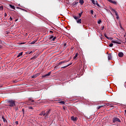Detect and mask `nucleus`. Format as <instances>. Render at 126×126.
<instances>
[{
    "instance_id": "nucleus-44",
    "label": "nucleus",
    "mask_w": 126,
    "mask_h": 126,
    "mask_svg": "<svg viewBox=\"0 0 126 126\" xmlns=\"http://www.w3.org/2000/svg\"><path fill=\"white\" fill-rule=\"evenodd\" d=\"M0 44H2V41L1 39H0Z\"/></svg>"
},
{
    "instance_id": "nucleus-18",
    "label": "nucleus",
    "mask_w": 126,
    "mask_h": 126,
    "mask_svg": "<svg viewBox=\"0 0 126 126\" xmlns=\"http://www.w3.org/2000/svg\"><path fill=\"white\" fill-rule=\"evenodd\" d=\"M112 12L113 13H115L117 16H118V13L116 12L115 10H112Z\"/></svg>"
},
{
    "instance_id": "nucleus-39",
    "label": "nucleus",
    "mask_w": 126,
    "mask_h": 126,
    "mask_svg": "<svg viewBox=\"0 0 126 126\" xmlns=\"http://www.w3.org/2000/svg\"><path fill=\"white\" fill-rule=\"evenodd\" d=\"M76 4H77V3L76 2H74L73 3V5H76Z\"/></svg>"
},
{
    "instance_id": "nucleus-26",
    "label": "nucleus",
    "mask_w": 126,
    "mask_h": 126,
    "mask_svg": "<svg viewBox=\"0 0 126 126\" xmlns=\"http://www.w3.org/2000/svg\"><path fill=\"white\" fill-rule=\"evenodd\" d=\"M28 109H29V110H33V107H32V106H29V107H28Z\"/></svg>"
},
{
    "instance_id": "nucleus-11",
    "label": "nucleus",
    "mask_w": 126,
    "mask_h": 126,
    "mask_svg": "<svg viewBox=\"0 0 126 126\" xmlns=\"http://www.w3.org/2000/svg\"><path fill=\"white\" fill-rule=\"evenodd\" d=\"M39 115L40 116H46L45 111H41V112L40 113Z\"/></svg>"
},
{
    "instance_id": "nucleus-9",
    "label": "nucleus",
    "mask_w": 126,
    "mask_h": 126,
    "mask_svg": "<svg viewBox=\"0 0 126 126\" xmlns=\"http://www.w3.org/2000/svg\"><path fill=\"white\" fill-rule=\"evenodd\" d=\"M71 120H72L73 122H76L78 120V118L76 117L72 116L71 117Z\"/></svg>"
},
{
    "instance_id": "nucleus-16",
    "label": "nucleus",
    "mask_w": 126,
    "mask_h": 126,
    "mask_svg": "<svg viewBox=\"0 0 126 126\" xmlns=\"http://www.w3.org/2000/svg\"><path fill=\"white\" fill-rule=\"evenodd\" d=\"M72 63L68 64V65L64 66L63 67H61V68H66V67H67L69 66V65H72Z\"/></svg>"
},
{
    "instance_id": "nucleus-50",
    "label": "nucleus",
    "mask_w": 126,
    "mask_h": 126,
    "mask_svg": "<svg viewBox=\"0 0 126 126\" xmlns=\"http://www.w3.org/2000/svg\"><path fill=\"white\" fill-rule=\"evenodd\" d=\"M125 115L126 116V109L125 110Z\"/></svg>"
},
{
    "instance_id": "nucleus-27",
    "label": "nucleus",
    "mask_w": 126,
    "mask_h": 126,
    "mask_svg": "<svg viewBox=\"0 0 126 126\" xmlns=\"http://www.w3.org/2000/svg\"><path fill=\"white\" fill-rule=\"evenodd\" d=\"M36 58H37V56H33V57L31 59V60H35V59H36Z\"/></svg>"
},
{
    "instance_id": "nucleus-34",
    "label": "nucleus",
    "mask_w": 126,
    "mask_h": 126,
    "mask_svg": "<svg viewBox=\"0 0 126 126\" xmlns=\"http://www.w3.org/2000/svg\"><path fill=\"white\" fill-rule=\"evenodd\" d=\"M113 43L110 44H109V47H112L113 46Z\"/></svg>"
},
{
    "instance_id": "nucleus-48",
    "label": "nucleus",
    "mask_w": 126,
    "mask_h": 126,
    "mask_svg": "<svg viewBox=\"0 0 126 126\" xmlns=\"http://www.w3.org/2000/svg\"><path fill=\"white\" fill-rule=\"evenodd\" d=\"M50 32L51 33H53L54 32H52V31H50Z\"/></svg>"
},
{
    "instance_id": "nucleus-38",
    "label": "nucleus",
    "mask_w": 126,
    "mask_h": 126,
    "mask_svg": "<svg viewBox=\"0 0 126 126\" xmlns=\"http://www.w3.org/2000/svg\"><path fill=\"white\" fill-rule=\"evenodd\" d=\"M91 13L92 14H93V13H94V10H91Z\"/></svg>"
},
{
    "instance_id": "nucleus-36",
    "label": "nucleus",
    "mask_w": 126,
    "mask_h": 126,
    "mask_svg": "<svg viewBox=\"0 0 126 126\" xmlns=\"http://www.w3.org/2000/svg\"><path fill=\"white\" fill-rule=\"evenodd\" d=\"M101 20H99L98 21V24H101Z\"/></svg>"
},
{
    "instance_id": "nucleus-8",
    "label": "nucleus",
    "mask_w": 126,
    "mask_h": 126,
    "mask_svg": "<svg viewBox=\"0 0 126 126\" xmlns=\"http://www.w3.org/2000/svg\"><path fill=\"white\" fill-rule=\"evenodd\" d=\"M40 74V73H37L36 74H34V75L32 76V78L35 79L36 77L39 76V75Z\"/></svg>"
},
{
    "instance_id": "nucleus-25",
    "label": "nucleus",
    "mask_w": 126,
    "mask_h": 126,
    "mask_svg": "<svg viewBox=\"0 0 126 126\" xmlns=\"http://www.w3.org/2000/svg\"><path fill=\"white\" fill-rule=\"evenodd\" d=\"M22 111L23 112V116H25V109L24 108L22 109Z\"/></svg>"
},
{
    "instance_id": "nucleus-41",
    "label": "nucleus",
    "mask_w": 126,
    "mask_h": 126,
    "mask_svg": "<svg viewBox=\"0 0 126 126\" xmlns=\"http://www.w3.org/2000/svg\"><path fill=\"white\" fill-rule=\"evenodd\" d=\"M96 5H97V6H98L99 7H100V5L98 4V2L96 3Z\"/></svg>"
},
{
    "instance_id": "nucleus-33",
    "label": "nucleus",
    "mask_w": 126,
    "mask_h": 126,
    "mask_svg": "<svg viewBox=\"0 0 126 126\" xmlns=\"http://www.w3.org/2000/svg\"><path fill=\"white\" fill-rule=\"evenodd\" d=\"M104 37H105L106 38V39H108V36H107V35L106 33H104Z\"/></svg>"
},
{
    "instance_id": "nucleus-47",
    "label": "nucleus",
    "mask_w": 126,
    "mask_h": 126,
    "mask_svg": "<svg viewBox=\"0 0 126 126\" xmlns=\"http://www.w3.org/2000/svg\"><path fill=\"white\" fill-rule=\"evenodd\" d=\"M116 18H117V19H119V16H117Z\"/></svg>"
},
{
    "instance_id": "nucleus-24",
    "label": "nucleus",
    "mask_w": 126,
    "mask_h": 126,
    "mask_svg": "<svg viewBox=\"0 0 126 126\" xmlns=\"http://www.w3.org/2000/svg\"><path fill=\"white\" fill-rule=\"evenodd\" d=\"M29 101H31V102H34V100H33V99H32V98H31V97H30V98L29 99Z\"/></svg>"
},
{
    "instance_id": "nucleus-35",
    "label": "nucleus",
    "mask_w": 126,
    "mask_h": 126,
    "mask_svg": "<svg viewBox=\"0 0 126 126\" xmlns=\"http://www.w3.org/2000/svg\"><path fill=\"white\" fill-rule=\"evenodd\" d=\"M103 105H101V106H98V107H97V109L99 110V109L102 108V107H103Z\"/></svg>"
},
{
    "instance_id": "nucleus-20",
    "label": "nucleus",
    "mask_w": 126,
    "mask_h": 126,
    "mask_svg": "<svg viewBox=\"0 0 126 126\" xmlns=\"http://www.w3.org/2000/svg\"><path fill=\"white\" fill-rule=\"evenodd\" d=\"M9 6L10 8H11L12 9H15V6H13L12 4H9Z\"/></svg>"
},
{
    "instance_id": "nucleus-22",
    "label": "nucleus",
    "mask_w": 126,
    "mask_h": 126,
    "mask_svg": "<svg viewBox=\"0 0 126 126\" xmlns=\"http://www.w3.org/2000/svg\"><path fill=\"white\" fill-rule=\"evenodd\" d=\"M78 53H76V54H75V56H74L73 59H76V58L78 57Z\"/></svg>"
},
{
    "instance_id": "nucleus-29",
    "label": "nucleus",
    "mask_w": 126,
    "mask_h": 126,
    "mask_svg": "<svg viewBox=\"0 0 126 126\" xmlns=\"http://www.w3.org/2000/svg\"><path fill=\"white\" fill-rule=\"evenodd\" d=\"M107 39L111 40L112 41H113V37H108V36Z\"/></svg>"
},
{
    "instance_id": "nucleus-14",
    "label": "nucleus",
    "mask_w": 126,
    "mask_h": 126,
    "mask_svg": "<svg viewBox=\"0 0 126 126\" xmlns=\"http://www.w3.org/2000/svg\"><path fill=\"white\" fill-rule=\"evenodd\" d=\"M63 64L62 61L59 63L57 64V65L55 67V68H58L57 66H59L60 65H62Z\"/></svg>"
},
{
    "instance_id": "nucleus-3",
    "label": "nucleus",
    "mask_w": 126,
    "mask_h": 126,
    "mask_svg": "<svg viewBox=\"0 0 126 126\" xmlns=\"http://www.w3.org/2000/svg\"><path fill=\"white\" fill-rule=\"evenodd\" d=\"M52 73L51 71H50L48 72V73L46 74L45 75H43L42 77L43 78H48V76H49V75H50Z\"/></svg>"
},
{
    "instance_id": "nucleus-21",
    "label": "nucleus",
    "mask_w": 126,
    "mask_h": 126,
    "mask_svg": "<svg viewBox=\"0 0 126 126\" xmlns=\"http://www.w3.org/2000/svg\"><path fill=\"white\" fill-rule=\"evenodd\" d=\"M37 41V40H33V41L31 42V44H35V43H36Z\"/></svg>"
},
{
    "instance_id": "nucleus-52",
    "label": "nucleus",
    "mask_w": 126,
    "mask_h": 126,
    "mask_svg": "<svg viewBox=\"0 0 126 126\" xmlns=\"http://www.w3.org/2000/svg\"><path fill=\"white\" fill-rule=\"evenodd\" d=\"M18 20V19H17V20H15V22H17Z\"/></svg>"
},
{
    "instance_id": "nucleus-51",
    "label": "nucleus",
    "mask_w": 126,
    "mask_h": 126,
    "mask_svg": "<svg viewBox=\"0 0 126 126\" xmlns=\"http://www.w3.org/2000/svg\"><path fill=\"white\" fill-rule=\"evenodd\" d=\"M10 20H12V18H11V17H10Z\"/></svg>"
},
{
    "instance_id": "nucleus-49",
    "label": "nucleus",
    "mask_w": 126,
    "mask_h": 126,
    "mask_svg": "<svg viewBox=\"0 0 126 126\" xmlns=\"http://www.w3.org/2000/svg\"><path fill=\"white\" fill-rule=\"evenodd\" d=\"M7 16V14H6V13H4V16Z\"/></svg>"
},
{
    "instance_id": "nucleus-2",
    "label": "nucleus",
    "mask_w": 126,
    "mask_h": 126,
    "mask_svg": "<svg viewBox=\"0 0 126 126\" xmlns=\"http://www.w3.org/2000/svg\"><path fill=\"white\" fill-rule=\"evenodd\" d=\"M74 18L76 20L77 23L81 24L82 23V19L80 18V16H74Z\"/></svg>"
},
{
    "instance_id": "nucleus-7",
    "label": "nucleus",
    "mask_w": 126,
    "mask_h": 126,
    "mask_svg": "<svg viewBox=\"0 0 126 126\" xmlns=\"http://www.w3.org/2000/svg\"><path fill=\"white\" fill-rule=\"evenodd\" d=\"M57 39V36H54L53 35H52L50 37L49 39L51 40L52 41H54Z\"/></svg>"
},
{
    "instance_id": "nucleus-31",
    "label": "nucleus",
    "mask_w": 126,
    "mask_h": 126,
    "mask_svg": "<svg viewBox=\"0 0 126 126\" xmlns=\"http://www.w3.org/2000/svg\"><path fill=\"white\" fill-rule=\"evenodd\" d=\"M34 51H29L28 52V54L30 55L31 53H33Z\"/></svg>"
},
{
    "instance_id": "nucleus-15",
    "label": "nucleus",
    "mask_w": 126,
    "mask_h": 126,
    "mask_svg": "<svg viewBox=\"0 0 126 126\" xmlns=\"http://www.w3.org/2000/svg\"><path fill=\"white\" fill-rule=\"evenodd\" d=\"M1 118L3 119L4 122H7L6 119L5 118L4 115H1Z\"/></svg>"
},
{
    "instance_id": "nucleus-55",
    "label": "nucleus",
    "mask_w": 126,
    "mask_h": 126,
    "mask_svg": "<svg viewBox=\"0 0 126 126\" xmlns=\"http://www.w3.org/2000/svg\"><path fill=\"white\" fill-rule=\"evenodd\" d=\"M9 126H11V125H9Z\"/></svg>"
},
{
    "instance_id": "nucleus-32",
    "label": "nucleus",
    "mask_w": 126,
    "mask_h": 126,
    "mask_svg": "<svg viewBox=\"0 0 126 126\" xmlns=\"http://www.w3.org/2000/svg\"><path fill=\"white\" fill-rule=\"evenodd\" d=\"M3 10V6H0V10Z\"/></svg>"
},
{
    "instance_id": "nucleus-23",
    "label": "nucleus",
    "mask_w": 126,
    "mask_h": 126,
    "mask_svg": "<svg viewBox=\"0 0 126 126\" xmlns=\"http://www.w3.org/2000/svg\"><path fill=\"white\" fill-rule=\"evenodd\" d=\"M59 103H60V104H65V102L64 101H59Z\"/></svg>"
},
{
    "instance_id": "nucleus-45",
    "label": "nucleus",
    "mask_w": 126,
    "mask_h": 126,
    "mask_svg": "<svg viewBox=\"0 0 126 126\" xmlns=\"http://www.w3.org/2000/svg\"><path fill=\"white\" fill-rule=\"evenodd\" d=\"M97 3H98L97 1H95V4H96V5Z\"/></svg>"
},
{
    "instance_id": "nucleus-10",
    "label": "nucleus",
    "mask_w": 126,
    "mask_h": 126,
    "mask_svg": "<svg viewBox=\"0 0 126 126\" xmlns=\"http://www.w3.org/2000/svg\"><path fill=\"white\" fill-rule=\"evenodd\" d=\"M124 53L122 52H119V53L118 54V56L120 58H122L123 57H124Z\"/></svg>"
},
{
    "instance_id": "nucleus-1",
    "label": "nucleus",
    "mask_w": 126,
    "mask_h": 126,
    "mask_svg": "<svg viewBox=\"0 0 126 126\" xmlns=\"http://www.w3.org/2000/svg\"><path fill=\"white\" fill-rule=\"evenodd\" d=\"M7 103L8 104V106L10 107H14L16 106L15 101L14 100H12V99H9L8 100Z\"/></svg>"
},
{
    "instance_id": "nucleus-17",
    "label": "nucleus",
    "mask_w": 126,
    "mask_h": 126,
    "mask_svg": "<svg viewBox=\"0 0 126 126\" xmlns=\"http://www.w3.org/2000/svg\"><path fill=\"white\" fill-rule=\"evenodd\" d=\"M23 52H20L19 54H18V56H17V58H20L23 55Z\"/></svg>"
},
{
    "instance_id": "nucleus-4",
    "label": "nucleus",
    "mask_w": 126,
    "mask_h": 126,
    "mask_svg": "<svg viewBox=\"0 0 126 126\" xmlns=\"http://www.w3.org/2000/svg\"><path fill=\"white\" fill-rule=\"evenodd\" d=\"M51 112V109H49L48 110H47L45 113V118H48V116H49L50 113Z\"/></svg>"
},
{
    "instance_id": "nucleus-28",
    "label": "nucleus",
    "mask_w": 126,
    "mask_h": 126,
    "mask_svg": "<svg viewBox=\"0 0 126 126\" xmlns=\"http://www.w3.org/2000/svg\"><path fill=\"white\" fill-rule=\"evenodd\" d=\"M92 1V3L94 4H95V1L94 0H90Z\"/></svg>"
},
{
    "instance_id": "nucleus-30",
    "label": "nucleus",
    "mask_w": 126,
    "mask_h": 126,
    "mask_svg": "<svg viewBox=\"0 0 126 126\" xmlns=\"http://www.w3.org/2000/svg\"><path fill=\"white\" fill-rule=\"evenodd\" d=\"M68 61L66 60H64L63 61H62V63H67Z\"/></svg>"
},
{
    "instance_id": "nucleus-53",
    "label": "nucleus",
    "mask_w": 126,
    "mask_h": 126,
    "mask_svg": "<svg viewBox=\"0 0 126 126\" xmlns=\"http://www.w3.org/2000/svg\"><path fill=\"white\" fill-rule=\"evenodd\" d=\"M1 48V45H0V48Z\"/></svg>"
},
{
    "instance_id": "nucleus-6",
    "label": "nucleus",
    "mask_w": 126,
    "mask_h": 126,
    "mask_svg": "<svg viewBox=\"0 0 126 126\" xmlns=\"http://www.w3.org/2000/svg\"><path fill=\"white\" fill-rule=\"evenodd\" d=\"M121 122V120L119 118H118L117 117H114V118L113 119V122Z\"/></svg>"
},
{
    "instance_id": "nucleus-37",
    "label": "nucleus",
    "mask_w": 126,
    "mask_h": 126,
    "mask_svg": "<svg viewBox=\"0 0 126 126\" xmlns=\"http://www.w3.org/2000/svg\"><path fill=\"white\" fill-rule=\"evenodd\" d=\"M82 13H83V12L79 13V16H81L82 15Z\"/></svg>"
},
{
    "instance_id": "nucleus-46",
    "label": "nucleus",
    "mask_w": 126,
    "mask_h": 126,
    "mask_svg": "<svg viewBox=\"0 0 126 126\" xmlns=\"http://www.w3.org/2000/svg\"><path fill=\"white\" fill-rule=\"evenodd\" d=\"M65 109H66V107L63 106V110H65Z\"/></svg>"
},
{
    "instance_id": "nucleus-54",
    "label": "nucleus",
    "mask_w": 126,
    "mask_h": 126,
    "mask_svg": "<svg viewBox=\"0 0 126 126\" xmlns=\"http://www.w3.org/2000/svg\"><path fill=\"white\" fill-rule=\"evenodd\" d=\"M1 126V123H0V126Z\"/></svg>"
},
{
    "instance_id": "nucleus-12",
    "label": "nucleus",
    "mask_w": 126,
    "mask_h": 126,
    "mask_svg": "<svg viewBox=\"0 0 126 126\" xmlns=\"http://www.w3.org/2000/svg\"><path fill=\"white\" fill-rule=\"evenodd\" d=\"M108 1L111 2V3H113L114 4H116L117 2H116V1H113L112 0H108Z\"/></svg>"
},
{
    "instance_id": "nucleus-42",
    "label": "nucleus",
    "mask_w": 126,
    "mask_h": 126,
    "mask_svg": "<svg viewBox=\"0 0 126 126\" xmlns=\"http://www.w3.org/2000/svg\"><path fill=\"white\" fill-rule=\"evenodd\" d=\"M64 47H67V44L66 43L64 44Z\"/></svg>"
},
{
    "instance_id": "nucleus-40",
    "label": "nucleus",
    "mask_w": 126,
    "mask_h": 126,
    "mask_svg": "<svg viewBox=\"0 0 126 126\" xmlns=\"http://www.w3.org/2000/svg\"><path fill=\"white\" fill-rule=\"evenodd\" d=\"M15 124L16 125H18L19 124L18 121H15Z\"/></svg>"
},
{
    "instance_id": "nucleus-43",
    "label": "nucleus",
    "mask_w": 126,
    "mask_h": 126,
    "mask_svg": "<svg viewBox=\"0 0 126 126\" xmlns=\"http://www.w3.org/2000/svg\"><path fill=\"white\" fill-rule=\"evenodd\" d=\"M105 29V27H104V26H103L102 27V30H104Z\"/></svg>"
},
{
    "instance_id": "nucleus-19",
    "label": "nucleus",
    "mask_w": 126,
    "mask_h": 126,
    "mask_svg": "<svg viewBox=\"0 0 126 126\" xmlns=\"http://www.w3.org/2000/svg\"><path fill=\"white\" fill-rule=\"evenodd\" d=\"M79 3L81 4V5H83V4L84 3V0H80Z\"/></svg>"
},
{
    "instance_id": "nucleus-5",
    "label": "nucleus",
    "mask_w": 126,
    "mask_h": 126,
    "mask_svg": "<svg viewBox=\"0 0 126 126\" xmlns=\"http://www.w3.org/2000/svg\"><path fill=\"white\" fill-rule=\"evenodd\" d=\"M118 40H113L112 41V43H116V44H122L121 42V40L120 39H119V38H118Z\"/></svg>"
},
{
    "instance_id": "nucleus-13",
    "label": "nucleus",
    "mask_w": 126,
    "mask_h": 126,
    "mask_svg": "<svg viewBox=\"0 0 126 126\" xmlns=\"http://www.w3.org/2000/svg\"><path fill=\"white\" fill-rule=\"evenodd\" d=\"M108 59L109 61H110V60H112V55L111 54H109L108 55Z\"/></svg>"
}]
</instances>
